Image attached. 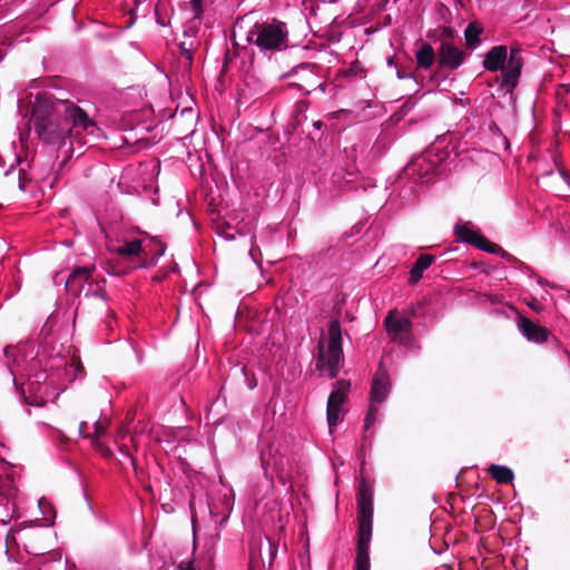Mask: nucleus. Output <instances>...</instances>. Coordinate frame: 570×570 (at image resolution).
Returning a JSON list of instances; mask_svg holds the SVG:
<instances>
[{"label":"nucleus","mask_w":570,"mask_h":570,"mask_svg":"<svg viewBox=\"0 0 570 570\" xmlns=\"http://www.w3.org/2000/svg\"><path fill=\"white\" fill-rule=\"evenodd\" d=\"M464 60V52L452 45L451 42L443 41L439 49V65L444 68L456 69Z\"/></svg>","instance_id":"10"},{"label":"nucleus","mask_w":570,"mask_h":570,"mask_svg":"<svg viewBox=\"0 0 570 570\" xmlns=\"http://www.w3.org/2000/svg\"><path fill=\"white\" fill-rule=\"evenodd\" d=\"M350 386L351 385L348 381H336L334 384V389L328 396L326 419L331 432L333 431V428H335L341 422L342 406L347 400Z\"/></svg>","instance_id":"6"},{"label":"nucleus","mask_w":570,"mask_h":570,"mask_svg":"<svg viewBox=\"0 0 570 570\" xmlns=\"http://www.w3.org/2000/svg\"><path fill=\"white\" fill-rule=\"evenodd\" d=\"M288 31L284 22L273 21L255 23L247 39L261 51H279L287 47Z\"/></svg>","instance_id":"5"},{"label":"nucleus","mask_w":570,"mask_h":570,"mask_svg":"<svg viewBox=\"0 0 570 570\" xmlns=\"http://www.w3.org/2000/svg\"><path fill=\"white\" fill-rule=\"evenodd\" d=\"M343 364L342 330L337 320L331 321L327 337L318 341L316 367L328 377L334 379Z\"/></svg>","instance_id":"3"},{"label":"nucleus","mask_w":570,"mask_h":570,"mask_svg":"<svg viewBox=\"0 0 570 570\" xmlns=\"http://www.w3.org/2000/svg\"><path fill=\"white\" fill-rule=\"evenodd\" d=\"M482 32V28L476 22H471L466 27L464 31V37L466 41V46L470 48H474L480 43V33Z\"/></svg>","instance_id":"18"},{"label":"nucleus","mask_w":570,"mask_h":570,"mask_svg":"<svg viewBox=\"0 0 570 570\" xmlns=\"http://www.w3.org/2000/svg\"><path fill=\"white\" fill-rule=\"evenodd\" d=\"M397 77L403 78L402 72L397 71Z\"/></svg>","instance_id":"34"},{"label":"nucleus","mask_w":570,"mask_h":570,"mask_svg":"<svg viewBox=\"0 0 570 570\" xmlns=\"http://www.w3.org/2000/svg\"><path fill=\"white\" fill-rule=\"evenodd\" d=\"M508 49L505 46H495L485 55L483 67L485 70L494 72L502 71V85L514 86L521 73L522 58L519 48H511L508 62Z\"/></svg>","instance_id":"4"},{"label":"nucleus","mask_w":570,"mask_h":570,"mask_svg":"<svg viewBox=\"0 0 570 570\" xmlns=\"http://www.w3.org/2000/svg\"><path fill=\"white\" fill-rule=\"evenodd\" d=\"M528 306L535 312L541 311V304L537 299H532V302L528 303Z\"/></svg>","instance_id":"27"},{"label":"nucleus","mask_w":570,"mask_h":570,"mask_svg":"<svg viewBox=\"0 0 570 570\" xmlns=\"http://www.w3.org/2000/svg\"><path fill=\"white\" fill-rule=\"evenodd\" d=\"M110 252L121 257L138 256L141 252V240L135 239L121 246L110 248Z\"/></svg>","instance_id":"17"},{"label":"nucleus","mask_w":570,"mask_h":570,"mask_svg":"<svg viewBox=\"0 0 570 570\" xmlns=\"http://www.w3.org/2000/svg\"><path fill=\"white\" fill-rule=\"evenodd\" d=\"M390 392V380L389 375L385 371L381 368L377 371L374 376L372 390H371V401L381 403L385 400Z\"/></svg>","instance_id":"12"},{"label":"nucleus","mask_w":570,"mask_h":570,"mask_svg":"<svg viewBox=\"0 0 570 570\" xmlns=\"http://www.w3.org/2000/svg\"><path fill=\"white\" fill-rule=\"evenodd\" d=\"M294 76H298V78L304 81V83H298L299 89L305 94H311L312 87L315 85V73L311 69L308 65H301L292 70Z\"/></svg>","instance_id":"13"},{"label":"nucleus","mask_w":570,"mask_h":570,"mask_svg":"<svg viewBox=\"0 0 570 570\" xmlns=\"http://www.w3.org/2000/svg\"><path fill=\"white\" fill-rule=\"evenodd\" d=\"M387 63H389V65H393V59H392V58H391V59H389Z\"/></svg>","instance_id":"33"},{"label":"nucleus","mask_w":570,"mask_h":570,"mask_svg":"<svg viewBox=\"0 0 570 570\" xmlns=\"http://www.w3.org/2000/svg\"><path fill=\"white\" fill-rule=\"evenodd\" d=\"M125 434H126V431H125L124 429H120V430L118 431L117 440H118V439H120V438H124V436H125Z\"/></svg>","instance_id":"29"},{"label":"nucleus","mask_w":570,"mask_h":570,"mask_svg":"<svg viewBox=\"0 0 570 570\" xmlns=\"http://www.w3.org/2000/svg\"><path fill=\"white\" fill-rule=\"evenodd\" d=\"M376 414H377V409L371 405L367 411L366 417L364 420V429L365 430H368L372 426V424L375 422Z\"/></svg>","instance_id":"23"},{"label":"nucleus","mask_w":570,"mask_h":570,"mask_svg":"<svg viewBox=\"0 0 570 570\" xmlns=\"http://www.w3.org/2000/svg\"><path fill=\"white\" fill-rule=\"evenodd\" d=\"M454 232L460 240L471 244L484 252L495 253L499 248L497 244L490 243L478 230H474L468 223L456 224Z\"/></svg>","instance_id":"8"},{"label":"nucleus","mask_w":570,"mask_h":570,"mask_svg":"<svg viewBox=\"0 0 570 570\" xmlns=\"http://www.w3.org/2000/svg\"><path fill=\"white\" fill-rule=\"evenodd\" d=\"M95 446L105 458H110L112 455L111 450L104 444L96 442Z\"/></svg>","instance_id":"25"},{"label":"nucleus","mask_w":570,"mask_h":570,"mask_svg":"<svg viewBox=\"0 0 570 570\" xmlns=\"http://www.w3.org/2000/svg\"><path fill=\"white\" fill-rule=\"evenodd\" d=\"M517 326L520 333L530 342L535 344L546 343L549 340L550 332L544 326H541L530 318L519 316Z\"/></svg>","instance_id":"9"},{"label":"nucleus","mask_w":570,"mask_h":570,"mask_svg":"<svg viewBox=\"0 0 570 570\" xmlns=\"http://www.w3.org/2000/svg\"><path fill=\"white\" fill-rule=\"evenodd\" d=\"M443 35L444 36H448V37H451L453 35V31L451 28H444L443 30Z\"/></svg>","instance_id":"28"},{"label":"nucleus","mask_w":570,"mask_h":570,"mask_svg":"<svg viewBox=\"0 0 570 570\" xmlns=\"http://www.w3.org/2000/svg\"><path fill=\"white\" fill-rule=\"evenodd\" d=\"M31 120L39 139L58 151L65 149L67 158L73 154L75 144H86L82 134L98 136L100 131L83 109L68 100L51 105L38 100Z\"/></svg>","instance_id":"1"},{"label":"nucleus","mask_w":570,"mask_h":570,"mask_svg":"<svg viewBox=\"0 0 570 570\" xmlns=\"http://www.w3.org/2000/svg\"><path fill=\"white\" fill-rule=\"evenodd\" d=\"M363 73V69L358 61H354L351 63L348 69L344 71L345 77H356Z\"/></svg>","instance_id":"22"},{"label":"nucleus","mask_w":570,"mask_h":570,"mask_svg":"<svg viewBox=\"0 0 570 570\" xmlns=\"http://www.w3.org/2000/svg\"><path fill=\"white\" fill-rule=\"evenodd\" d=\"M433 262H434V257L432 255H429V254L420 255L410 272L409 282L411 284L417 283L422 278L423 272L425 269H428L432 265Z\"/></svg>","instance_id":"15"},{"label":"nucleus","mask_w":570,"mask_h":570,"mask_svg":"<svg viewBox=\"0 0 570 570\" xmlns=\"http://www.w3.org/2000/svg\"><path fill=\"white\" fill-rule=\"evenodd\" d=\"M357 549L355 570H370V542L373 522V494L370 487L361 483L357 494Z\"/></svg>","instance_id":"2"},{"label":"nucleus","mask_w":570,"mask_h":570,"mask_svg":"<svg viewBox=\"0 0 570 570\" xmlns=\"http://www.w3.org/2000/svg\"><path fill=\"white\" fill-rule=\"evenodd\" d=\"M87 428H88L87 422H81V423L79 424V433H80V434H82V435H83V436H86V438H91V439H92V440H95V441H96L100 435H102V434L105 433V431H106V426H105L102 423H100L99 421H96V422H95V426H94V428H95V432H94V434H89V433H87V432H86V431H87Z\"/></svg>","instance_id":"21"},{"label":"nucleus","mask_w":570,"mask_h":570,"mask_svg":"<svg viewBox=\"0 0 570 570\" xmlns=\"http://www.w3.org/2000/svg\"><path fill=\"white\" fill-rule=\"evenodd\" d=\"M184 570H195L191 563H188Z\"/></svg>","instance_id":"31"},{"label":"nucleus","mask_w":570,"mask_h":570,"mask_svg":"<svg viewBox=\"0 0 570 570\" xmlns=\"http://www.w3.org/2000/svg\"><path fill=\"white\" fill-rule=\"evenodd\" d=\"M415 59L417 67L423 69H430L435 61V52L432 46L426 42L420 43L415 52Z\"/></svg>","instance_id":"14"},{"label":"nucleus","mask_w":570,"mask_h":570,"mask_svg":"<svg viewBox=\"0 0 570 570\" xmlns=\"http://www.w3.org/2000/svg\"><path fill=\"white\" fill-rule=\"evenodd\" d=\"M387 334L393 341L406 343L412 328L410 318L401 315L396 311H391L384 321Z\"/></svg>","instance_id":"7"},{"label":"nucleus","mask_w":570,"mask_h":570,"mask_svg":"<svg viewBox=\"0 0 570 570\" xmlns=\"http://www.w3.org/2000/svg\"><path fill=\"white\" fill-rule=\"evenodd\" d=\"M181 55L185 59L191 63L193 61V52L197 47V41L193 37H186V40L181 41L180 45Z\"/></svg>","instance_id":"20"},{"label":"nucleus","mask_w":570,"mask_h":570,"mask_svg":"<svg viewBox=\"0 0 570 570\" xmlns=\"http://www.w3.org/2000/svg\"><path fill=\"white\" fill-rule=\"evenodd\" d=\"M243 234L244 230L240 227H232L229 223L227 222H217L216 223V232L218 235H220L226 240H233L235 239V233Z\"/></svg>","instance_id":"19"},{"label":"nucleus","mask_w":570,"mask_h":570,"mask_svg":"<svg viewBox=\"0 0 570 570\" xmlns=\"http://www.w3.org/2000/svg\"><path fill=\"white\" fill-rule=\"evenodd\" d=\"M314 126H315V127H317V128H321L322 122H321V121H316V122L314 124Z\"/></svg>","instance_id":"32"},{"label":"nucleus","mask_w":570,"mask_h":570,"mask_svg":"<svg viewBox=\"0 0 570 570\" xmlns=\"http://www.w3.org/2000/svg\"><path fill=\"white\" fill-rule=\"evenodd\" d=\"M190 6L195 17H200L203 13V0H190Z\"/></svg>","instance_id":"24"},{"label":"nucleus","mask_w":570,"mask_h":570,"mask_svg":"<svg viewBox=\"0 0 570 570\" xmlns=\"http://www.w3.org/2000/svg\"><path fill=\"white\" fill-rule=\"evenodd\" d=\"M488 472L499 484H509L514 479L513 471L504 465L491 464L488 468Z\"/></svg>","instance_id":"16"},{"label":"nucleus","mask_w":570,"mask_h":570,"mask_svg":"<svg viewBox=\"0 0 570 570\" xmlns=\"http://www.w3.org/2000/svg\"><path fill=\"white\" fill-rule=\"evenodd\" d=\"M119 451L125 454L129 461H130V464L132 465L134 469H136V461L135 459L132 458V455L129 453L128 449L126 448V445L124 444H119L118 446Z\"/></svg>","instance_id":"26"},{"label":"nucleus","mask_w":570,"mask_h":570,"mask_svg":"<svg viewBox=\"0 0 570 570\" xmlns=\"http://www.w3.org/2000/svg\"><path fill=\"white\" fill-rule=\"evenodd\" d=\"M94 271L95 266L75 268L66 282L68 291L73 295H79L85 285L90 283Z\"/></svg>","instance_id":"11"},{"label":"nucleus","mask_w":570,"mask_h":570,"mask_svg":"<svg viewBox=\"0 0 570 570\" xmlns=\"http://www.w3.org/2000/svg\"><path fill=\"white\" fill-rule=\"evenodd\" d=\"M317 87L320 88V90L322 92H325V90H326V85L325 83H320Z\"/></svg>","instance_id":"30"}]
</instances>
